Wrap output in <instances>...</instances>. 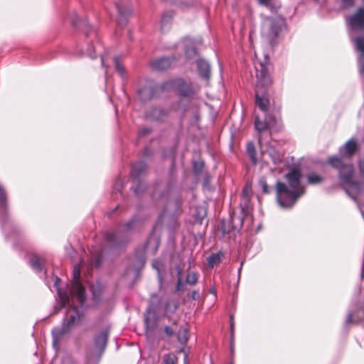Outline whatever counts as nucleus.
Wrapping results in <instances>:
<instances>
[{
  "instance_id": "obj_12",
  "label": "nucleus",
  "mask_w": 364,
  "mask_h": 364,
  "mask_svg": "<svg viewBox=\"0 0 364 364\" xmlns=\"http://www.w3.org/2000/svg\"><path fill=\"white\" fill-rule=\"evenodd\" d=\"M358 149V144L355 139H351L346 142L343 148L341 149V154L346 159H350L355 155Z\"/></svg>"
},
{
  "instance_id": "obj_49",
  "label": "nucleus",
  "mask_w": 364,
  "mask_h": 364,
  "mask_svg": "<svg viewBox=\"0 0 364 364\" xmlns=\"http://www.w3.org/2000/svg\"><path fill=\"white\" fill-rule=\"evenodd\" d=\"M177 323H178V321H174L173 322V324L176 325V324H177Z\"/></svg>"
},
{
  "instance_id": "obj_25",
  "label": "nucleus",
  "mask_w": 364,
  "mask_h": 364,
  "mask_svg": "<svg viewBox=\"0 0 364 364\" xmlns=\"http://www.w3.org/2000/svg\"><path fill=\"white\" fill-rule=\"evenodd\" d=\"M255 127L259 134L258 141L259 143H261V134L267 129L269 130L268 122L265 119L262 121L258 117H256L255 119Z\"/></svg>"
},
{
  "instance_id": "obj_43",
  "label": "nucleus",
  "mask_w": 364,
  "mask_h": 364,
  "mask_svg": "<svg viewBox=\"0 0 364 364\" xmlns=\"http://www.w3.org/2000/svg\"><path fill=\"white\" fill-rule=\"evenodd\" d=\"M347 8L353 7L355 5V0H341Z\"/></svg>"
},
{
  "instance_id": "obj_5",
  "label": "nucleus",
  "mask_w": 364,
  "mask_h": 364,
  "mask_svg": "<svg viewBox=\"0 0 364 364\" xmlns=\"http://www.w3.org/2000/svg\"><path fill=\"white\" fill-rule=\"evenodd\" d=\"M161 89L162 91L174 90L181 97L188 98H192L198 91V89H196L190 80L181 77L171 79L163 82L161 85Z\"/></svg>"
},
{
  "instance_id": "obj_37",
  "label": "nucleus",
  "mask_w": 364,
  "mask_h": 364,
  "mask_svg": "<svg viewBox=\"0 0 364 364\" xmlns=\"http://www.w3.org/2000/svg\"><path fill=\"white\" fill-rule=\"evenodd\" d=\"M220 230L223 234H228L232 230H234L233 228H232L231 223L230 221H228V222L222 221Z\"/></svg>"
},
{
  "instance_id": "obj_32",
  "label": "nucleus",
  "mask_w": 364,
  "mask_h": 364,
  "mask_svg": "<svg viewBox=\"0 0 364 364\" xmlns=\"http://www.w3.org/2000/svg\"><path fill=\"white\" fill-rule=\"evenodd\" d=\"M198 276L196 272H189L186 277V282L189 285H195L198 282Z\"/></svg>"
},
{
  "instance_id": "obj_33",
  "label": "nucleus",
  "mask_w": 364,
  "mask_h": 364,
  "mask_svg": "<svg viewBox=\"0 0 364 364\" xmlns=\"http://www.w3.org/2000/svg\"><path fill=\"white\" fill-rule=\"evenodd\" d=\"M173 17V11L164 13L161 17V27H164L166 24L169 23Z\"/></svg>"
},
{
  "instance_id": "obj_35",
  "label": "nucleus",
  "mask_w": 364,
  "mask_h": 364,
  "mask_svg": "<svg viewBox=\"0 0 364 364\" xmlns=\"http://www.w3.org/2000/svg\"><path fill=\"white\" fill-rule=\"evenodd\" d=\"M163 361L164 364H176L177 358L173 354H166L164 355Z\"/></svg>"
},
{
  "instance_id": "obj_26",
  "label": "nucleus",
  "mask_w": 364,
  "mask_h": 364,
  "mask_svg": "<svg viewBox=\"0 0 364 364\" xmlns=\"http://www.w3.org/2000/svg\"><path fill=\"white\" fill-rule=\"evenodd\" d=\"M30 264L33 269L39 272L43 269V260L37 255H33L30 259Z\"/></svg>"
},
{
  "instance_id": "obj_42",
  "label": "nucleus",
  "mask_w": 364,
  "mask_h": 364,
  "mask_svg": "<svg viewBox=\"0 0 364 364\" xmlns=\"http://www.w3.org/2000/svg\"><path fill=\"white\" fill-rule=\"evenodd\" d=\"M164 332L168 336H172L174 334V331L172 329V328H171L170 326H168L164 327Z\"/></svg>"
},
{
  "instance_id": "obj_21",
  "label": "nucleus",
  "mask_w": 364,
  "mask_h": 364,
  "mask_svg": "<svg viewBox=\"0 0 364 364\" xmlns=\"http://www.w3.org/2000/svg\"><path fill=\"white\" fill-rule=\"evenodd\" d=\"M243 212L244 209L242 208L240 215H237L235 213L231 214L230 222L231 223L232 228H233L234 230H240L243 226L245 219Z\"/></svg>"
},
{
  "instance_id": "obj_52",
  "label": "nucleus",
  "mask_w": 364,
  "mask_h": 364,
  "mask_svg": "<svg viewBox=\"0 0 364 364\" xmlns=\"http://www.w3.org/2000/svg\"><path fill=\"white\" fill-rule=\"evenodd\" d=\"M363 3H364V0H363ZM364 8V6H363Z\"/></svg>"
},
{
  "instance_id": "obj_30",
  "label": "nucleus",
  "mask_w": 364,
  "mask_h": 364,
  "mask_svg": "<svg viewBox=\"0 0 364 364\" xmlns=\"http://www.w3.org/2000/svg\"><path fill=\"white\" fill-rule=\"evenodd\" d=\"M250 193H251V188L249 187L247 185L245 186L242 191V194H241V198L243 200V203H244V205H247V203L250 202Z\"/></svg>"
},
{
  "instance_id": "obj_51",
  "label": "nucleus",
  "mask_w": 364,
  "mask_h": 364,
  "mask_svg": "<svg viewBox=\"0 0 364 364\" xmlns=\"http://www.w3.org/2000/svg\"><path fill=\"white\" fill-rule=\"evenodd\" d=\"M91 57H92V58H95L96 56H95V55H91Z\"/></svg>"
},
{
  "instance_id": "obj_11",
  "label": "nucleus",
  "mask_w": 364,
  "mask_h": 364,
  "mask_svg": "<svg viewBox=\"0 0 364 364\" xmlns=\"http://www.w3.org/2000/svg\"><path fill=\"white\" fill-rule=\"evenodd\" d=\"M156 90H161V85L153 87L151 85H146L138 90V96L141 101L146 102L151 100Z\"/></svg>"
},
{
  "instance_id": "obj_10",
  "label": "nucleus",
  "mask_w": 364,
  "mask_h": 364,
  "mask_svg": "<svg viewBox=\"0 0 364 364\" xmlns=\"http://www.w3.org/2000/svg\"><path fill=\"white\" fill-rule=\"evenodd\" d=\"M352 41L358 53V71L364 77V33L355 36Z\"/></svg>"
},
{
  "instance_id": "obj_46",
  "label": "nucleus",
  "mask_w": 364,
  "mask_h": 364,
  "mask_svg": "<svg viewBox=\"0 0 364 364\" xmlns=\"http://www.w3.org/2000/svg\"><path fill=\"white\" fill-rule=\"evenodd\" d=\"M176 269L177 271V278H178V277H182V269L178 266L176 267Z\"/></svg>"
},
{
  "instance_id": "obj_9",
  "label": "nucleus",
  "mask_w": 364,
  "mask_h": 364,
  "mask_svg": "<svg viewBox=\"0 0 364 364\" xmlns=\"http://www.w3.org/2000/svg\"><path fill=\"white\" fill-rule=\"evenodd\" d=\"M73 279L74 282L72 284L70 293L77 296L78 301L80 304H83L85 301V288L81 284L80 279V267L75 266L73 269Z\"/></svg>"
},
{
  "instance_id": "obj_31",
  "label": "nucleus",
  "mask_w": 364,
  "mask_h": 364,
  "mask_svg": "<svg viewBox=\"0 0 364 364\" xmlns=\"http://www.w3.org/2000/svg\"><path fill=\"white\" fill-rule=\"evenodd\" d=\"M188 340V332L186 328H180L178 332V341L181 344H185Z\"/></svg>"
},
{
  "instance_id": "obj_24",
  "label": "nucleus",
  "mask_w": 364,
  "mask_h": 364,
  "mask_svg": "<svg viewBox=\"0 0 364 364\" xmlns=\"http://www.w3.org/2000/svg\"><path fill=\"white\" fill-rule=\"evenodd\" d=\"M224 257V254L222 252H218L216 253H212L207 258L208 265L213 268L215 266L218 265L221 262Z\"/></svg>"
},
{
  "instance_id": "obj_6",
  "label": "nucleus",
  "mask_w": 364,
  "mask_h": 364,
  "mask_svg": "<svg viewBox=\"0 0 364 364\" xmlns=\"http://www.w3.org/2000/svg\"><path fill=\"white\" fill-rule=\"evenodd\" d=\"M135 222V219H132L129 222L124 223L122 226L125 232L116 231L112 232H107L105 236V240L113 247H121L124 246L129 241L127 232L133 229Z\"/></svg>"
},
{
  "instance_id": "obj_7",
  "label": "nucleus",
  "mask_w": 364,
  "mask_h": 364,
  "mask_svg": "<svg viewBox=\"0 0 364 364\" xmlns=\"http://www.w3.org/2000/svg\"><path fill=\"white\" fill-rule=\"evenodd\" d=\"M146 172V164L143 161H139L132 165L131 176L136 186L134 189L136 195L140 194L146 188L145 184L141 181L140 178Z\"/></svg>"
},
{
  "instance_id": "obj_48",
  "label": "nucleus",
  "mask_w": 364,
  "mask_h": 364,
  "mask_svg": "<svg viewBox=\"0 0 364 364\" xmlns=\"http://www.w3.org/2000/svg\"><path fill=\"white\" fill-rule=\"evenodd\" d=\"M361 277L363 278L364 277V269H363L362 271V273H361Z\"/></svg>"
},
{
  "instance_id": "obj_16",
  "label": "nucleus",
  "mask_w": 364,
  "mask_h": 364,
  "mask_svg": "<svg viewBox=\"0 0 364 364\" xmlns=\"http://www.w3.org/2000/svg\"><path fill=\"white\" fill-rule=\"evenodd\" d=\"M197 67L200 76L208 81L211 77L209 63L206 60L200 59L197 61Z\"/></svg>"
},
{
  "instance_id": "obj_15",
  "label": "nucleus",
  "mask_w": 364,
  "mask_h": 364,
  "mask_svg": "<svg viewBox=\"0 0 364 364\" xmlns=\"http://www.w3.org/2000/svg\"><path fill=\"white\" fill-rule=\"evenodd\" d=\"M173 63V59L171 58H161L154 61L151 64V68L154 70L163 71L169 68Z\"/></svg>"
},
{
  "instance_id": "obj_17",
  "label": "nucleus",
  "mask_w": 364,
  "mask_h": 364,
  "mask_svg": "<svg viewBox=\"0 0 364 364\" xmlns=\"http://www.w3.org/2000/svg\"><path fill=\"white\" fill-rule=\"evenodd\" d=\"M109 336V329L102 330L95 338V347L100 350L103 351L107 343Z\"/></svg>"
},
{
  "instance_id": "obj_22",
  "label": "nucleus",
  "mask_w": 364,
  "mask_h": 364,
  "mask_svg": "<svg viewBox=\"0 0 364 364\" xmlns=\"http://www.w3.org/2000/svg\"><path fill=\"white\" fill-rule=\"evenodd\" d=\"M8 210V198L4 188L0 184V214L6 215Z\"/></svg>"
},
{
  "instance_id": "obj_14",
  "label": "nucleus",
  "mask_w": 364,
  "mask_h": 364,
  "mask_svg": "<svg viewBox=\"0 0 364 364\" xmlns=\"http://www.w3.org/2000/svg\"><path fill=\"white\" fill-rule=\"evenodd\" d=\"M265 120L268 122L270 131L279 132L283 128L281 117H276L272 114H267L265 116Z\"/></svg>"
},
{
  "instance_id": "obj_4",
  "label": "nucleus",
  "mask_w": 364,
  "mask_h": 364,
  "mask_svg": "<svg viewBox=\"0 0 364 364\" xmlns=\"http://www.w3.org/2000/svg\"><path fill=\"white\" fill-rule=\"evenodd\" d=\"M284 26L285 21L282 17L279 16L267 17L262 25V36L270 45L273 46Z\"/></svg>"
},
{
  "instance_id": "obj_39",
  "label": "nucleus",
  "mask_w": 364,
  "mask_h": 364,
  "mask_svg": "<svg viewBox=\"0 0 364 364\" xmlns=\"http://www.w3.org/2000/svg\"><path fill=\"white\" fill-rule=\"evenodd\" d=\"M259 183L262 187L263 193H264V194L269 193V188L267 183L266 179L264 178H262L259 179Z\"/></svg>"
},
{
  "instance_id": "obj_3",
  "label": "nucleus",
  "mask_w": 364,
  "mask_h": 364,
  "mask_svg": "<svg viewBox=\"0 0 364 364\" xmlns=\"http://www.w3.org/2000/svg\"><path fill=\"white\" fill-rule=\"evenodd\" d=\"M257 75V85L255 90L256 105L262 111H267L269 105V89L272 85V65L266 58L264 62H257L255 64Z\"/></svg>"
},
{
  "instance_id": "obj_2",
  "label": "nucleus",
  "mask_w": 364,
  "mask_h": 364,
  "mask_svg": "<svg viewBox=\"0 0 364 364\" xmlns=\"http://www.w3.org/2000/svg\"><path fill=\"white\" fill-rule=\"evenodd\" d=\"M301 171L294 168L284 176L288 184L281 181L277 182V198L281 206L291 208L298 198L304 193V188L301 185Z\"/></svg>"
},
{
  "instance_id": "obj_1",
  "label": "nucleus",
  "mask_w": 364,
  "mask_h": 364,
  "mask_svg": "<svg viewBox=\"0 0 364 364\" xmlns=\"http://www.w3.org/2000/svg\"><path fill=\"white\" fill-rule=\"evenodd\" d=\"M326 164L336 170L341 183L345 186L347 194L356 203L357 196L360 193L361 184L355 180V168L350 159L343 156H329Z\"/></svg>"
},
{
  "instance_id": "obj_47",
  "label": "nucleus",
  "mask_w": 364,
  "mask_h": 364,
  "mask_svg": "<svg viewBox=\"0 0 364 364\" xmlns=\"http://www.w3.org/2000/svg\"><path fill=\"white\" fill-rule=\"evenodd\" d=\"M270 0H259L260 4L267 6L269 4Z\"/></svg>"
},
{
  "instance_id": "obj_19",
  "label": "nucleus",
  "mask_w": 364,
  "mask_h": 364,
  "mask_svg": "<svg viewBox=\"0 0 364 364\" xmlns=\"http://www.w3.org/2000/svg\"><path fill=\"white\" fill-rule=\"evenodd\" d=\"M156 316L150 308L147 309L144 314V323L146 329L153 330L156 326Z\"/></svg>"
},
{
  "instance_id": "obj_8",
  "label": "nucleus",
  "mask_w": 364,
  "mask_h": 364,
  "mask_svg": "<svg viewBox=\"0 0 364 364\" xmlns=\"http://www.w3.org/2000/svg\"><path fill=\"white\" fill-rule=\"evenodd\" d=\"M346 22L352 31H364V8L358 7L352 14L346 16Z\"/></svg>"
},
{
  "instance_id": "obj_45",
  "label": "nucleus",
  "mask_w": 364,
  "mask_h": 364,
  "mask_svg": "<svg viewBox=\"0 0 364 364\" xmlns=\"http://www.w3.org/2000/svg\"><path fill=\"white\" fill-rule=\"evenodd\" d=\"M199 297V294L196 291H193L191 293V298L194 300L197 299Z\"/></svg>"
},
{
  "instance_id": "obj_38",
  "label": "nucleus",
  "mask_w": 364,
  "mask_h": 364,
  "mask_svg": "<svg viewBox=\"0 0 364 364\" xmlns=\"http://www.w3.org/2000/svg\"><path fill=\"white\" fill-rule=\"evenodd\" d=\"M73 25L78 26L80 28H82V27H85V32L86 33L87 35L88 30L90 28V26L86 20H82L79 22L73 21Z\"/></svg>"
},
{
  "instance_id": "obj_41",
  "label": "nucleus",
  "mask_w": 364,
  "mask_h": 364,
  "mask_svg": "<svg viewBox=\"0 0 364 364\" xmlns=\"http://www.w3.org/2000/svg\"><path fill=\"white\" fill-rule=\"evenodd\" d=\"M203 167V162H195L193 165V169L194 171L197 173H199L201 172Z\"/></svg>"
},
{
  "instance_id": "obj_27",
  "label": "nucleus",
  "mask_w": 364,
  "mask_h": 364,
  "mask_svg": "<svg viewBox=\"0 0 364 364\" xmlns=\"http://www.w3.org/2000/svg\"><path fill=\"white\" fill-rule=\"evenodd\" d=\"M247 154L249 155L252 164H257V151H256L255 144L252 141L247 142Z\"/></svg>"
},
{
  "instance_id": "obj_34",
  "label": "nucleus",
  "mask_w": 364,
  "mask_h": 364,
  "mask_svg": "<svg viewBox=\"0 0 364 364\" xmlns=\"http://www.w3.org/2000/svg\"><path fill=\"white\" fill-rule=\"evenodd\" d=\"M116 70L119 73L121 76H124L125 73V69L123 65L120 63L119 58L115 56L114 58Z\"/></svg>"
},
{
  "instance_id": "obj_29",
  "label": "nucleus",
  "mask_w": 364,
  "mask_h": 364,
  "mask_svg": "<svg viewBox=\"0 0 364 364\" xmlns=\"http://www.w3.org/2000/svg\"><path fill=\"white\" fill-rule=\"evenodd\" d=\"M307 180L311 185H317L323 181V178L318 173L312 172L308 174Z\"/></svg>"
},
{
  "instance_id": "obj_28",
  "label": "nucleus",
  "mask_w": 364,
  "mask_h": 364,
  "mask_svg": "<svg viewBox=\"0 0 364 364\" xmlns=\"http://www.w3.org/2000/svg\"><path fill=\"white\" fill-rule=\"evenodd\" d=\"M118 12L121 16V18L119 20V23H126V18L131 14L132 9L127 6L122 9L119 4L116 5Z\"/></svg>"
},
{
  "instance_id": "obj_36",
  "label": "nucleus",
  "mask_w": 364,
  "mask_h": 364,
  "mask_svg": "<svg viewBox=\"0 0 364 364\" xmlns=\"http://www.w3.org/2000/svg\"><path fill=\"white\" fill-rule=\"evenodd\" d=\"M76 319V315H70L67 321H63V324L66 326L68 329L71 330L74 327Z\"/></svg>"
},
{
  "instance_id": "obj_18",
  "label": "nucleus",
  "mask_w": 364,
  "mask_h": 364,
  "mask_svg": "<svg viewBox=\"0 0 364 364\" xmlns=\"http://www.w3.org/2000/svg\"><path fill=\"white\" fill-rule=\"evenodd\" d=\"M364 317V310L356 309L355 311L348 314L345 323L346 325L356 324L360 323Z\"/></svg>"
},
{
  "instance_id": "obj_23",
  "label": "nucleus",
  "mask_w": 364,
  "mask_h": 364,
  "mask_svg": "<svg viewBox=\"0 0 364 364\" xmlns=\"http://www.w3.org/2000/svg\"><path fill=\"white\" fill-rule=\"evenodd\" d=\"M179 304L177 300L171 299L168 300L166 305L164 309L165 316L170 318L171 316L176 313L178 308Z\"/></svg>"
},
{
  "instance_id": "obj_44",
  "label": "nucleus",
  "mask_w": 364,
  "mask_h": 364,
  "mask_svg": "<svg viewBox=\"0 0 364 364\" xmlns=\"http://www.w3.org/2000/svg\"><path fill=\"white\" fill-rule=\"evenodd\" d=\"M101 261H102V257L101 256H98L96 257L95 262H94V265L95 267H99L101 264Z\"/></svg>"
},
{
  "instance_id": "obj_40",
  "label": "nucleus",
  "mask_w": 364,
  "mask_h": 364,
  "mask_svg": "<svg viewBox=\"0 0 364 364\" xmlns=\"http://www.w3.org/2000/svg\"><path fill=\"white\" fill-rule=\"evenodd\" d=\"M184 290H185V287H184V283L183 282L182 277H178V278H177V282L176 284L175 291L183 292V291H184Z\"/></svg>"
},
{
  "instance_id": "obj_13",
  "label": "nucleus",
  "mask_w": 364,
  "mask_h": 364,
  "mask_svg": "<svg viewBox=\"0 0 364 364\" xmlns=\"http://www.w3.org/2000/svg\"><path fill=\"white\" fill-rule=\"evenodd\" d=\"M70 331V330L63 324H62L60 328H55L52 331L53 346L55 349L58 348L59 343L64 335L68 333Z\"/></svg>"
},
{
  "instance_id": "obj_50",
  "label": "nucleus",
  "mask_w": 364,
  "mask_h": 364,
  "mask_svg": "<svg viewBox=\"0 0 364 364\" xmlns=\"http://www.w3.org/2000/svg\"><path fill=\"white\" fill-rule=\"evenodd\" d=\"M153 197L156 198V193H155L153 194Z\"/></svg>"
},
{
  "instance_id": "obj_20",
  "label": "nucleus",
  "mask_w": 364,
  "mask_h": 364,
  "mask_svg": "<svg viewBox=\"0 0 364 364\" xmlns=\"http://www.w3.org/2000/svg\"><path fill=\"white\" fill-rule=\"evenodd\" d=\"M168 115V111L161 107H154L150 110L149 113V117L155 121H163L167 117Z\"/></svg>"
}]
</instances>
